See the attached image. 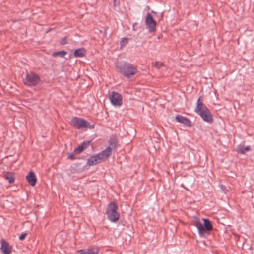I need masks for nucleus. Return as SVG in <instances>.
<instances>
[{
  "label": "nucleus",
  "instance_id": "1",
  "mask_svg": "<svg viewBox=\"0 0 254 254\" xmlns=\"http://www.w3.org/2000/svg\"><path fill=\"white\" fill-rule=\"evenodd\" d=\"M115 67L123 76L128 78L135 75L137 72V67L125 62H118L115 64Z\"/></svg>",
  "mask_w": 254,
  "mask_h": 254
},
{
  "label": "nucleus",
  "instance_id": "2",
  "mask_svg": "<svg viewBox=\"0 0 254 254\" xmlns=\"http://www.w3.org/2000/svg\"><path fill=\"white\" fill-rule=\"evenodd\" d=\"M118 206L115 202H110L106 208V213L108 219L112 222H117L120 218V214L117 211Z\"/></svg>",
  "mask_w": 254,
  "mask_h": 254
},
{
  "label": "nucleus",
  "instance_id": "3",
  "mask_svg": "<svg viewBox=\"0 0 254 254\" xmlns=\"http://www.w3.org/2000/svg\"><path fill=\"white\" fill-rule=\"evenodd\" d=\"M203 220V224L198 218H196L194 224V225L198 229V233L200 236L204 235L207 231H210L213 229L212 225L208 219L204 218Z\"/></svg>",
  "mask_w": 254,
  "mask_h": 254
},
{
  "label": "nucleus",
  "instance_id": "4",
  "mask_svg": "<svg viewBox=\"0 0 254 254\" xmlns=\"http://www.w3.org/2000/svg\"><path fill=\"white\" fill-rule=\"evenodd\" d=\"M23 83L28 86H34L37 85L40 81V78L37 74L30 72L27 73L26 76L23 79Z\"/></svg>",
  "mask_w": 254,
  "mask_h": 254
},
{
  "label": "nucleus",
  "instance_id": "5",
  "mask_svg": "<svg viewBox=\"0 0 254 254\" xmlns=\"http://www.w3.org/2000/svg\"><path fill=\"white\" fill-rule=\"evenodd\" d=\"M72 125L76 128L80 129L83 128H87L89 123L83 118L73 117L71 120Z\"/></svg>",
  "mask_w": 254,
  "mask_h": 254
},
{
  "label": "nucleus",
  "instance_id": "6",
  "mask_svg": "<svg viewBox=\"0 0 254 254\" xmlns=\"http://www.w3.org/2000/svg\"><path fill=\"white\" fill-rule=\"evenodd\" d=\"M145 22L149 32H153L156 30V22L150 13H147Z\"/></svg>",
  "mask_w": 254,
  "mask_h": 254
},
{
  "label": "nucleus",
  "instance_id": "7",
  "mask_svg": "<svg viewBox=\"0 0 254 254\" xmlns=\"http://www.w3.org/2000/svg\"><path fill=\"white\" fill-rule=\"evenodd\" d=\"M203 120L208 123H211L213 121L212 115L208 109V108H204V110L197 113Z\"/></svg>",
  "mask_w": 254,
  "mask_h": 254
},
{
  "label": "nucleus",
  "instance_id": "8",
  "mask_svg": "<svg viewBox=\"0 0 254 254\" xmlns=\"http://www.w3.org/2000/svg\"><path fill=\"white\" fill-rule=\"evenodd\" d=\"M111 103L115 106H120L122 104V96L118 93L113 92L110 96Z\"/></svg>",
  "mask_w": 254,
  "mask_h": 254
},
{
  "label": "nucleus",
  "instance_id": "9",
  "mask_svg": "<svg viewBox=\"0 0 254 254\" xmlns=\"http://www.w3.org/2000/svg\"><path fill=\"white\" fill-rule=\"evenodd\" d=\"M175 119L177 122L183 124L184 126H185L187 127H190L192 125L191 122L189 119L185 117L182 115H177L175 117Z\"/></svg>",
  "mask_w": 254,
  "mask_h": 254
},
{
  "label": "nucleus",
  "instance_id": "10",
  "mask_svg": "<svg viewBox=\"0 0 254 254\" xmlns=\"http://www.w3.org/2000/svg\"><path fill=\"white\" fill-rule=\"evenodd\" d=\"M79 254H98L99 250L97 248L81 249L77 251Z\"/></svg>",
  "mask_w": 254,
  "mask_h": 254
},
{
  "label": "nucleus",
  "instance_id": "11",
  "mask_svg": "<svg viewBox=\"0 0 254 254\" xmlns=\"http://www.w3.org/2000/svg\"><path fill=\"white\" fill-rule=\"evenodd\" d=\"M1 249L4 254H10L11 252V247L5 240H1Z\"/></svg>",
  "mask_w": 254,
  "mask_h": 254
},
{
  "label": "nucleus",
  "instance_id": "12",
  "mask_svg": "<svg viewBox=\"0 0 254 254\" xmlns=\"http://www.w3.org/2000/svg\"><path fill=\"white\" fill-rule=\"evenodd\" d=\"M26 180L31 186H34L37 180L34 173L30 171L26 176Z\"/></svg>",
  "mask_w": 254,
  "mask_h": 254
},
{
  "label": "nucleus",
  "instance_id": "13",
  "mask_svg": "<svg viewBox=\"0 0 254 254\" xmlns=\"http://www.w3.org/2000/svg\"><path fill=\"white\" fill-rule=\"evenodd\" d=\"M86 53V50L84 48L76 49L74 52V56L75 57H83L85 56Z\"/></svg>",
  "mask_w": 254,
  "mask_h": 254
},
{
  "label": "nucleus",
  "instance_id": "14",
  "mask_svg": "<svg viewBox=\"0 0 254 254\" xmlns=\"http://www.w3.org/2000/svg\"><path fill=\"white\" fill-rule=\"evenodd\" d=\"M100 163L96 155L90 157L87 162V164L89 166H92Z\"/></svg>",
  "mask_w": 254,
  "mask_h": 254
},
{
  "label": "nucleus",
  "instance_id": "15",
  "mask_svg": "<svg viewBox=\"0 0 254 254\" xmlns=\"http://www.w3.org/2000/svg\"><path fill=\"white\" fill-rule=\"evenodd\" d=\"M4 177L9 183H12L14 181V175L12 173L7 172L4 175Z\"/></svg>",
  "mask_w": 254,
  "mask_h": 254
},
{
  "label": "nucleus",
  "instance_id": "16",
  "mask_svg": "<svg viewBox=\"0 0 254 254\" xmlns=\"http://www.w3.org/2000/svg\"><path fill=\"white\" fill-rule=\"evenodd\" d=\"M204 108H207V107L203 104V102L199 103L198 104H197L196 107L194 110V111L195 113H196L197 114L199 112L204 110Z\"/></svg>",
  "mask_w": 254,
  "mask_h": 254
},
{
  "label": "nucleus",
  "instance_id": "17",
  "mask_svg": "<svg viewBox=\"0 0 254 254\" xmlns=\"http://www.w3.org/2000/svg\"><path fill=\"white\" fill-rule=\"evenodd\" d=\"M67 54V51H64V50H62V51H59L54 52L52 54V56L53 57L59 56L60 57L63 58Z\"/></svg>",
  "mask_w": 254,
  "mask_h": 254
},
{
  "label": "nucleus",
  "instance_id": "18",
  "mask_svg": "<svg viewBox=\"0 0 254 254\" xmlns=\"http://www.w3.org/2000/svg\"><path fill=\"white\" fill-rule=\"evenodd\" d=\"M101 152L104 155V156L108 158L111 155L112 149L111 147L109 146Z\"/></svg>",
  "mask_w": 254,
  "mask_h": 254
},
{
  "label": "nucleus",
  "instance_id": "19",
  "mask_svg": "<svg viewBox=\"0 0 254 254\" xmlns=\"http://www.w3.org/2000/svg\"><path fill=\"white\" fill-rule=\"evenodd\" d=\"M251 148L250 146H239L238 147V151L239 153L244 154L246 151L250 150Z\"/></svg>",
  "mask_w": 254,
  "mask_h": 254
},
{
  "label": "nucleus",
  "instance_id": "20",
  "mask_svg": "<svg viewBox=\"0 0 254 254\" xmlns=\"http://www.w3.org/2000/svg\"><path fill=\"white\" fill-rule=\"evenodd\" d=\"M96 156L98 160V162L100 163L107 159V158L104 156V155L102 153V152L96 155Z\"/></svg>",
  "mask_w": 254,
  "mask_h": 254
},
{
  "label": "nucleus",
  "instance_id": "21",
  "mask_svg": "<svg viewBox=\"0 0 254 254\" xmlns=\"http://www.w3.org/2000/svg\"><path fill=\"white\" fill-rule=\"evenodd\" d=\"M96 156L98 160V162L100 163L107 159V158L104 156V155L102 153V152L96 155Z\"/></svg>",
  "mask_w": 254,
  "mask_h": 254
},
{
  "label": "nucleus",
  "instance_id": "22",
  "mask_svg": "<svg viewBox=\"0 0 254 254\" xmlns=\"http://www.w3.org/2000/svg\"><path fill=\"white\" fill-rule=\"evenodd\" d=\"M153 65L157 68V69L160 68L162 66L164 65L161 62H155L153 63Z\"/></svg>",
  "mask_w": 254,
  "mask_h": 254
},
{
  "label": "nucleus",
  "instance_id": "23",
  "mask_svg": "<svg viewBox=\"0 0 254 254\" xmlns=\"http://www.w3.org/2000/svg\"><path fill=\"white\" fill-rule=\"evenodd\" d=\"M109 144L110 145V146H111L114 148H116L117 142H116L115 138H110L109 140Z\"/></svg>",
  "mask_w": 254,
  "mask_h": 254
},
{
  "label": "nucleus",
  "instance_id": "24",
  "mask_svg": "<svg viewBox=\"0 0 254 254\" xmlns=\"http://www.w3.org/2000/svg\"><path fill=\"white\" fill-rule=\"evenodd\" d=\"M84 150V147L82 146L81 144L79 145L77 147L75 148L74 150V151L76 153H80L82 152Z\"/></svg>",
  "mask_w": 254,
  "mask_h": 254
},
{
  "label": "nucleus",
  "instance_id": "25",
  "mask_svg": "<svg viewBox=\"0 0 254 254\" xmlns=\"http://www.w3.org/2000/svg\"><path fill=\"white\" fill-rule=\"evenodd\" d=\"M90 142H91L90 141H84L83 143H82L81 144V145L82 146H83V147H84V149L85 150V149H86L89 146V145L90 144Z\"/></svg>",
  "mask_w": 254,
  "mask_h": 254
},
{
  "label": "nucleus",
  "instance_id": "26",
  "mask_svg": "<svg viewBox=\"0 0 254 254\" xmlns=\"http://www.w3.org/2000/svg\"><path fill=\"white\" fill-rule=\"evenodd\" d=\"M127 43V38H123L122 39V40L120 43V45L121 46H124Z\"/></svg>",
  "mask_w": 254,
  "mask_h": 254
},
{
  "label": "nucleus",
  "instance_id": "27",
  "mask_svg": "<svg viewBox=\"0 0 254 254\" xmlns=\"http://www.w3.org/2000/svg\"><path fill=\"white\" fill-rule=\"evenodd\" d=\"M27 234L26 233H23L21 234L19 236V239L20 240H23V239L25 238V237L26 236Z\"/></svg>",
  "mask_w": 254,
  "mask_h": 254
},
{
  "label": "nucleus",
  "instance_id": "28",
  "mask_svg": "<svg viewBox=\"0 0 254 254\" xmlns=\"http://www.w3.org/2000/svg\"><path fill=\"white\" fill-rule=\"evenodd\" d=\"M68 158L70 160H74L75 159L74 155L73 153H70L68 155Z\"/></svg>",
  "mask_w": 254,
  "mask_h": 254
},
{
  "label": "nucleus",
  "instance_id": "29",
  "mask_svg": "<svg viewBox=\"0 0 254 254\" xmlns=\"http://www.w3.org/2000/svg\"><path fill=\"white\" fill-rule=\"evenodd\" d=\"M221 188L225 193H226V192L228 191V190L226 189V187L224 186L221 185Z\"/></svg>",
  "mask_w": 254,
  "mask_h": 254
},
{
  "label": "nucleus",
  "instance_id": "30",
  "mask_svg": "<svg viewBox=\"0 0 254 254\" xmlns=\"http://www.w3.org/2000/svg\"><path fill=\"white\" fill-rule=\"evenodd\" d=\"M67 43L66 38L65 37L62 39V41L61 44L62 45H64Z\"/></svg>",
  "mask_w": 254,
  "mask_h": 254
},
{
  "label": "nucleus",
  "instance_id": "31",
  "mask_svg": "<svg viewBox=\"0 0 254 254\" xmlns=\"http://www.w3.org/2000/svg\"><path fill=\"white\" fill-rule=\"evenodd\" d=\"M89 127V128L90 129H93L94 128V125H90L89 124V125L88 126V127Z\"/></svg>",
  "mask_w": 254,
  "mask_h": 254
},
{
  "label": "nucleus",
  "instance_id": "32",
  "mask_svg": "<svg viewBox=\"0 0 254 254\" xmlns=\"http://www.w3.org/2000/svg\"><path fill=\"white\" fill-rule=\"evenodd\" d=\"M201 97H200L198 99V100H197V101L196 104H198L199 103H202V101L200 100V98H201Z\"/></svg>",
  "mask_w": 254,
  "mask_h": 254
},
{
  "label": "nucleus",
  "instance_id": "33",
  "mask_svg": "<svg viewBox=\"0 0 254 254\" xmlns=\"http://www.w3.org/2000/svg\"><path fill=\"white\" fill-rule=\"evenodd\" d=\"M115 1V0H114V1Z\"/></svg>",
  "mask_w": 254,
  "mask_h": 254
}]
</instances>
